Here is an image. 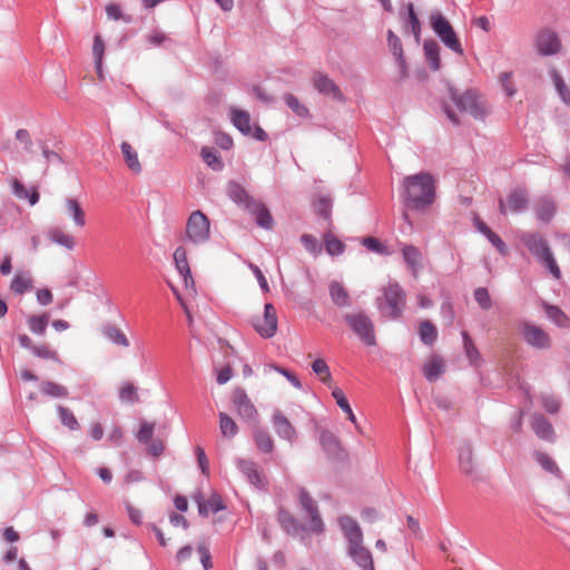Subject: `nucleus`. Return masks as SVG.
I'll return each instance as SVG.
<instances>
[{
    "label": "nucleus",
    "mask_w": 570,
    "mask_h": 570,
    "mask_svg": "<svg viewBox=\"0 0 570 570\" xmlns=\"http://www.w3.org/2000/svg\"><path fill=\"white\" fill-rule=\"evenodd\" d=\"M403 188L405 191V202L415 209L424 208L434 202V180L428 173L405 177Z\"/></svg>",
    "instance_id": "nucleus-1"
},
{
    "label": "nucleus",
    "mask_w": 570,
    "mask_h": 570,
    "mask_svg": "<svg viewBox=\"0 0 570 570\" xmlns=\"http://www.w3.org/2000/svg\"><path fill=\"white\" fill-rule=\"evenodd\" d=\"M522 243L527 246L532 255H534L549 272L559 279L561 271L548 246L547 240L539 234L524 233L521 235Z\"/></svg>",
    "instance_id": "nucleus-2"
},
{
    "label": "nucleus",
    "mask_w": 570,
    "mask_h": 570,
    "mask_svg": "<svg viewBox=\"0 0 570 570\" xmlns=\"http://www.w3.org/2000/svg\"><path fill=\"white\" fill-rule=\"evenodd\" d=\"M405 306V293L399 284H390L383 289V298L379 303L380 309L383 314L395 320L401 316Z\"/></svg>",
    "instance_id": "nucleus-3"
},
{
    "label": "nucleus",
    "mask_w": 570,
    "mask_h": 570,
    "mask_svg": "<svg viewBox=\"0 0 570 570\" xmlns=\"http://www.w3.org/2000/svg\"><path fill=\"white\" fill-rule=\"evenodd\" d=\"M430 24L441 41L452 51L463 55L461 42L451 23L440 13L434 12L430 17Z\"/></svg>",
    "instance_id": "nucleus-4"
},
{
    "label": "nucleus",
    "mask_w": 570,
    "mask_h": 570,
    "mask_svg": "<svg viewBox=\"0 0 570 570\" xmlns=\"http://www.w3.org/2000/svg\"><path fill=\"white\" fill-rule=\"evenodd\" d=\"M210 223L208 217L200 210L190 214L186 224V236L194 244H203L208 240Z\"/></svg>",
    "instance_id": "nucleus-5"
},
{
    "label": "nucleus",
    "mask_w": 570,
    "mask_h": 570,
    "mask_svg": "<svg viewBox=\"0 0 570 570\" xmlns=\"http://www.w3.org/2000/svg\"><path fill=\"white\" fill-rule=\"evenodd\" d=\"M451 98L461 111L469 112L475 119L483 118L487 114L484 101L473 90L463 94L451 91Z\"/></svg>",
    "instance_id": "nucleus-6"
},
{
    "label": "nucleus",
    "mask_w": 570,
    "mask_h": 570,
    "mask_svg": "<svg viewBox=\"0 0 570 570\" xmlns=\"http://www.w3.org/2000/svg\"><path fill=\"white\" fill-rule=\"evenodd\" d=\"M348 326L354 331V333L366 344V345H375V334L374 327L371 320L364 314H354L347 315L345 317Z\"/></svg>",
    "instance_id": "nucleus-7"
},
{
    "label": "nucleus",
    "mask_w": 570,
    "mask_h": 570,
    "mask_svg": "<svg viewBox=\"0 0 570 570\" xmlns=\"http://www.w3.org/2000/svg\"><path fill=\"white\" fill-rule=\"evenodd\" d=\"M277 323L276 309L273 304L267 303L263 315L253 321V326L262 337L269 338L276 334Z\"/></svg>",
    "instance_id": "nucleus-8"
},
{
    "label": "nucleus",
    "mask_w": 570,
    "mask_h": 570,
    "mask_svg": "<svg viewBox=\"0 0 570 570\" xmlns=\"http://www.w3.org/2000/svg\"><path fill=\"white\" fill-rule=\"evenodd\" d=\"M298 501L307 517L311 519L308 530L313 533L321 534L324 531V523L320 517L315 501L304 489H301L298 492Z\"/></svg>",
    "instance_id": "nucleus-9"
},
{
    "label": "nucleus",
    "mask_w": 570,
    "mask_h": 570,
    "mask_svg": "<svg viewBox=\"0 0 570 570\" xmlns=\"http://www.w3.org/2000/svg\"><path fill=\"white\" fill-rule=\"evenodd\" d=\"M233 405L237 414L245 420L254 421L257 416V410L247 396L244 390L236 389L233 393Z\"/></svg>",
    "instance_id": "nucleus-10"
},
{
    "label": "nucleus",
    "mask_w": 570,
    "mask_h": 570,
    "mask_svg": "<svg viewBox=\"0 0 570 570\" xmlns=\"http://www.w3.org/2000/svg\"><path fill=\"white\" fill-rule=\"evenodd\" d=\"M529 204V197L524 189L512 190L507 198V204L503 199L499 200V210L505 215L508 209L514 213L521 212L527 208Z\"/></svg>",
    "instance_id": "nucleus-11"
},
{
    "label": "nucleus",
    "mask_w": 570,
    "mask_h": 570,
    "mask_svg": "<svg viewBox=\"0 0 570 570\" xmlns=\"http://www.w3.org/2000/svg\"><path fill=\"white\" fill-rule=\"evenodd\" d=\"M347 553L363 570H375L372 553L363 541L347 544Z\"/></svg>",
    "instance_id": "nucleus-12"
},
{
    "label": "nucleus",
    "mask_w": 570,
    "mask_h": 570,
    "mask_svg": "<svg viewBox=\"0 0 570 570\" xmlns=\"http://www.w3.org/2000/svg\"><path fill=\"white\" fill-rule=\"evenodd\" d=\"M174 261L177 271L184 278L185 287L193 293H195V283L191 277L188 259H187V250L184 246H179L176 248L174 253Z\"/></svg>",
    "instance_id": "nucleus-13"
},
{
    "label": "nucleus",
    "mask_w": 570,
    "mask_h": 570,
    "mask_svg": "<svg viewBox=\"0 0 570 570\" xmlns=\"http://www.w3.org/2000/svg\"><path fill=\"white\" fill-rule=\"evenodd\" d=\"M535 47L540 55L550 56L560 50V41L554 32L543 30L537 36Z\"/></svg>",
    "instance_id": "nucleus-14"
},
{
    "label": "nucleus",
    "mask_w": 570,
    "mask_h": 570,
    "mask_svg": "<svg viewBox=\"0 0 570 570\" xmlns=\"http://www.w3.org/2000/svg\"><path fill=\"white\" fill-rule=\"evenodd\" d=\"M523 335L528 344L537 348H548L551 345L549 335L541 328L532 324L523 325Z\"/></svg>",
    "instance_id": "nucleus-15"
},
{
    "label": "nucleus",
    "mask_w": 570,
    "mask_h": 570,
    "mask_svg": "<svg viewBox=\"0 0 570 570\" xmlns=\"http://www.w3.org/2000/svg\"><path fill=\"white\" fill-rule=\"evenodd\" d=\"M313 83L320 94H323L326 96H332L334 99H336L338 101L344 100V96L341 92L337 85L332 79H330L326 75H324L322 72H316L313 76Z\"/></svg>",
    "instance_id": "nucleus-16"
},
{
    "label": "nucleus",
    "mask_w": 570,
    "mask_h": 570,
    "mask_svg": "<svg viewBox=\"0 0 570 570\" xmlns=\"http://www.w3.org/2000/svg\"><path fill=\"white\" fill-rule=\"evenodd\" d=\"M338 525L347 541V544L363 541V532L358 523L348 515H342L338 518Z\"/></svg>",
    "instance_id": "nucleus-17"
},
{
    "label": "nucleus",
    "mask_w": 570,
    "mask_h": 570,
    "mask_svg": "<svg viewBox=\"0 0 570 570\" xmlns=\"http://www.w3.org/2000/svg\"><path fill=\"white\" fill-rule=\"evenodd\" d=\"M237 468L246 476V479L254 485H263L264 476L259 465L250 460H237Z\"/></svg>",
    "instance_id": "nucleus-18"
},
{
    "label": "nucleus",
    "mask_w": 570,
    "mask_h": 570,
    "mask_svg": "<svg viewBox=\"0 0 570 570\" xmlns=\"http://www.w3.org/2000/svg\"><path fill=\"white\" fill-rule=\"evenodd\" d=\"M273 425L275 432L279 438L285 439L289 442H293L296 439V430L282 413L274 414Z\"/></svg>",
    "instance_id": "nucleus-19"
},
{
    "label": "nucleus",
    "mask_w": 570,
    "mask_h": 570,
    "mask_svg": "<svg viewBox=\"0 0 570 570\" xmlns=\"http://www.w3.org/2000/svg\"><path fill=\"white\" fill-rule=\"evenodd\" d=\"M247 210L255 216L256 223L261 227L266 229L272 228L273 217L267 207L263 203L258 200L249 203V208Z\"/></svg>",
    "instance_id": "nucleus-20"
},
{
    "label": "nucleus",
    "mask_w": 570,
    "mask_h": 570,
    "mask_svg": "<svg viewBox=\"0 0 570 570\" xmlns=\"http://www.w3.org/2000/svg\"><path fill=\"white\" fill-rule=\"evenodd\" d=\"M121 154L126 166L134 173L140 174L142 166L138 157L137 150L127 141H122L120 145Z\"/></svg>",
    "instance_id": "nucleus-21"
},
{
    "label": "nucleus",
    "mask_w": 570,
    "mask_h": 570,
    "mask_svg": "<svg viewBox=\"0 0 570 570\" xmlns=\"http://www.w3.org/2000/svg\"><path fill=\"white\" fill-rule=\"evenodd\" d=\"M460 470L468 476H473L476 472V462L470 445L461 448L459 453Z\"/></svg>",
    "instance_id": "nucleus-22"
},
{
    "label": "nucleus",
    "mask_w": 570,
    "mask_h": 570,
    "mask_svg": "<svg viewBox=\"0 0 570 570\" xmlns=\"http://www.w3.org/2000/svg\"><path fill=\"white\" fill-rule=\"evenodd\" d=\"M63 206L66 214L72 218V222L77 227H83L86 225L85 210L77 199L67 198Z\"/></svg>",
    "instance_id": "nucleus-23"
},
{
    "label": "nucleus",
    "mask_w": 570,
    "mask_h": 570,
    "mask_svg": "<svg viewBox=\"0 0 570 570\" xmlns=\"http://www.w3.org/2000/svg\"><path fill=\"white\" fill-rule=\"evenodd\" d=\"M230 119L234 126L244 135L252 134L250 116L247 111L232 108Z\"/></svg>",
    "instance_id": "nucleus-24"
},
{
    "label": "nucleus",
    "mask_w": 570,
    "mask_h": 570,
    "mask_svg": "<svg viewBox=\"0 0 570 570\" xmlns=\"http://www.w3.org/2000/svg\"><path fill=\"white\" fill-rule=\"evenodd\" d=\"M444 372V363L443 360L439 356H432L429 358L424 366L423 373L428 381L433 382L436 381Z\"/></svg>",
    "instance_id": "nucleus-25"
},
{
    "label": "nucleus",
    "mask_w": 570,
    "mask_h": 570,
    "mask_svg": "<svg viewBox=\"0 0 570 570\" xmlns=\"http://www.w3.org/2000/svg\"><path fill=\"white\" fill-rule=\"evenodd\" d=\"M535 214L538 219L548 223L556 214V205L551 198L542 197L535 203Z\"/></svg>",
    "instance_id": "nucleus-26"
},
{
    "label": "nucleus",
    "mask_w": 570,
    "mask_h": 570,
    "mask_svg": "<svg viewBox=\"0 0 570 570\" xmlns=\"http://www.w3.org/2000/svg\"><path fill=\"white\" fill-rule=\"evenodd\" d=\"M402 254L412 273L416 276L422 259L421 252L413 245H404Z\"/></svg>",
    "instance_id": "nucleus-27"
},
{
    "label": "nucleus",
    "mask_w": 570,
    "mask_h": 570,
    "mask_svg": "<svg viewBox=\"0 0 570 570\" xmlns=\"http://www.w3.org/2000/svg\"><path fill=\"white\" fill-rule=\"evenodd\" d=\"M219 431L223 438L233 439L238 433V425L235 420L225 412L218 413Z\"/></svg>",
    "instance_id": "nucleus-28"
},
{
    "label": "nucleus",
    "mask_w": 570,
    "mask_h": 570,
    "mask_svg": "<svg viewBox=\"0 0 570 570\" xmlns=\"http://www.w3.org/2000/svg\"><path fill=\"white\" fill-rule=\"evenodd\" d=\"M32 288V278L28 273H18L10 284V289L16 294H24Z\"/></svg>",
    "instance_id": "nucleus-29"
},
{
    "label": "nucleus",
    "mask_w": 570,
    "mask_h": 570,
    "mask_svg": "<svg viewBox=\"0 0 570 570\" xmlns=\"http://www.w3.org/2000/svg\"><path fill=\"white\" fill-rule=\"evenodd\" d=\"M228 195L235 203L244 205L246 209L249 208V203L256 200L238 184H230L228 186Z\"/></svg>",
    "instance_id": "nucleus-30"
},
{
    "label": "nucleus",
    "mask_w": 570,
    "mask_h": 570,
    "mask_svg": "<svg viewBox=\"0 0 570 570\" xmlns=\"http://www.w3.org/2000/svg\"><path fill=\"white\" fill-rule=\"evenodd\" d=\"M531 426L541 439H549L553 433L551 424L542 415L532 416Z\"/></svg>",
    "instance_id": "nucleus-31"
},
{
    "label": "nucleus",
    "mask_w": 570,
    "mask_h": 570,
    "mask_svg": "<svg viewBox=\"0 0 570 570\" xmlns=\"http://www.w3.org/2000/svg\"><path fill=\"white\" fill-rule=\"evenodd\" d=\"M40 391L50 397L62 399L67 397L68 389L61 384L51 381H45L40 385Z\"/></svg>",
    "instance_id": "nucleus-32"
},
{
    "label": "nucleus",
    "mask_w": 570,
    "mask_h": 570,
    "mask_svg": "<svg viewBox=\"0 0 570 570\" xmlns=\"http://www.w3.org/2000/svg\"><path fill=\"white\" fill-rule=\"evenodd\" d=\"M48 237L51 242L66 247L67 249H72L75 246V238L68 233L61 230L60 228H52L48 233Z\"/></svg>",
    "instance_id": "nucleus-33"
},
{
    "label": "nucleus",
    "mask_w": 570,
    "mask_h": 570,
    "mask_svg": "<svg viewBox=\"0 0 570 570\" xmlns=\"http://www.w3.org/2000/svg\"><path fill=\"white\" fill-rule=\"evenodd\" d=\"M423 49L430 67L433 70H438L440 68V48L438 43L433 40L425 41Z\"/></svg>",
    "instance_id": "nucleus-34"
},
{
    "label": "nucleus",
    "mask_w": 570,
    "mask_h": 570,
    "mask_svg": "<svg viewBox=\"0 0 570 570\" xmlns=\"http://www.w3.org/2000/svg\"><path fill=\"white\" fill-rule=\"evenodd\" d=\"M544 311L548 317L558 326L570 327V318L558 306L544 304Z\"/></svg>",
    "instance_id": "nucleus-35"
},
{
    "label": "nucleus",
    "mask_w": 570,
    "mask_h": 570,
    "mask_svg": "<svg viewBox=\"0 0 570 570\" xmlns=\"http://www.w3.org/2000/svg\"><path fill=\"white\" fill-rule=\"evenodd\" d=\"M254 442L258 451L263 453H271L274 449V441L271 435L264 430H256L254 432Z\"/></svg>",
    "instance_id": "nucleus-36"
},
{
    "label": "nucleus",
    "mask_w": 570,
    "mask_h": 570,
    "mask_svg": "<svg viewBox=\"0 0 570 570\" xmlns=\"http://www.w3.org/2000/svg\"><path fill=\"white\" fill-rule=\"evenodd\" d=\"M12 188L14 195L20 199H29L30 205H36L39 200V193L36 188H33L31 191L27 189V187L20 183L19 180L14 179L12 183Z\"/></svg>",
    "instance_id": "nucleus-37"
},
{
    "label": "nucleus",
    "mask_w": 570,
    "mask_h": 570,
    "mask_svg": "<svg viewBox=\"0 0 570 570\" xmlns=\"http://www.w3.org/2000/svg\"><path fill=\"white\" fill-rule=\"evenodd\" d=\"M223 509L222 498L217 494H213L208 500L198 503L199 513L203 515L216 513Z\"/></svg>",
    "instance_id": "nucleus-38"
},
{
    "label": "nucleus",
    "mask_w": 570,
    "mask_h": 570,
    "mask_svg": "<svg viewBox=\"0 0 570 570\" xmlns=\"http://www.w3.org/2000/svg\"><path fill=\"white\" fill-rule=\"evenodd\" d=\"M49 322V314L32 315L28 317V326L30 331L37 335H43Z\"/></svg>",
    "instance_id": "nucleus-39"
},
{
    "label": "nucleus",
    "mask_w": 570,
    "mask_h": 570,
    "mask_svg": "<svg viewBox=\"0 0 570 570\" xmlns=\"http://www.w3.org/2000/svg\"><path fill=\"white\" fill-rule=\"evenodd\" d=\"M57 412L59 414L61 423L66 428H68L71 431L79 430L80 424H79L77 417L75 416L73 412L70 409H68L66 406H62V405H59L57 407Z\"/></svg>",
    "instance_id": "nucleus-40"
},
{
    "label": "nucleus",
    "mask_w": 570,
    "mask_h": 570,
    "mask_svg": "<svg viewBox=\"0 0 570 570\" xmlns=\"http://www.w3.org/2000/svg\"><path fill=\"white\" fill-rule=\"evenodd\" d=\"M332 396L335 399L337 405L341 407L343 412L347 414L348 420L356 424V417L352 411V407L348 404V401L344 394V392L340 387H334L332 390Z\"/></svg>",
    "instance_id": "nucleus-41"
},
{
    "label": "nucleus",
    "mask_w": 570,
    "mask_h": 570,
    "mask_svg": "<svg viewBox=\"0 0 570 570\" xmlns=\"http://www.w3.org/2000/svg\"><path fill=\"white\" fill-rule=\"evenodd\" d=\"M278 521H279L282 528L288 534L297 533L298 523H297L296 519L288 511L281 509L278 512Z\"/></svg>",
    "instance_id": "nucleus-42"
},
{
    "label": "nucleus",
    "mask_w": 570,
    "mask_h": 570,
    "mask_svg": "<svg viewBox=\"0 0 570 570\" xmlns=\"http://www.w3.org/2000/svg\"><path fill=\"white\" fill-rule=\"evenodd\" d=\"M420 337L423 343L432 345L438 337L435 326L429 321H423L420 325Z\"/></svg>",
    "instance_id": "nucleus-43"
},
{
    "label": "nucleus",
    "mask_w": 570,
    "mask_h": 570,
    "mask_svg": "<svg viewBox=\"0 0 570 570\" xmlns=\"http://www.w3.org/2000/svg\"><path fill=\"white\" fill-rule=\"evenodd\" d=\"M330 294L335 304L338 306L348 305V295L345 288L340 283H332L330 286Z\"/></svg>",
    "instance_id": "nucleus-44"
},
{
    "label": "nucleus",
    "mask_w": 570,
    "mask_h": 570,
    "mask_svg": "<svg viewBox=\"0 0 570 570\" xmlns=\"http://www.w3.org/2000/svg\"><path fill=\"white\" fill-rule=\"evenodd\" d=\"M32 353L37 357H40V358H43V360H51V361L57 362V363L60 362V357H59L57 351L51 348L46 343L35 345V347H32Z\"/></svg>",
    "instance_id": "nucleus-45"
},
{
    "label": "nucleus",
    "mask_w": 570,
    "mask_h": 570,
    "mask_svg": "<svg viewBox=\"0 0 570 570\" xmlns=\"http://www.w3.org/2000/svg\"><path fill=\"white\" fill-rule=\"evenodd\" d=\"M105 53V43L102 38L97 35L94 39L92 55L95 58L96 70L99 77L101 76L102 58Z\"/></svg>",
    "instance_id": "nucleus-46"
},
{
    "label": "nucleus",
    "mask_w": 570,
    "mask_h": 570,
    "mask_svg": "<svg viewBox=\"0 0 570 570\" xmlns=\"http://www.w3.org/2000/svg\"><path fill=\"white\" fill-rule=\"evenodd\" d=\"M313 372L320 377V380L325 383L330 384L332 381V374L330 371L328 365L323 358H317L312 364Z\"/></svg>",
    "instance_id": "nucleus-47"
},
{
    "label": "nucleus",
    "mask_w": 570,
    "mask_h": 570,
    "mask_svg": "<svg viewBox=\"0 0 570 570\" xmlns=\"http://www.w3.org/2000/svg\"><path fill=\"white\" fill-rule=\"evenodd\" d=\"M200 154H202L203 160L213 169L219 170L223 168V163H222L219 156L212 148L203 147Z\"/></svg>",
    "instance_id": "nucleus-48"
},
{
    "label": "nucleus",
    "mask_w": 570,
    "mask_h": 570,
    "mask_svg": "<svg viewBox=\"0 0 570 570\" xmlns=\"http://www.w3.org/2000/svg\"><path fill=\"white\" fill-rule=\"evenodd\" d=\"M464 350L470 363L475 365L480 360V353L466 332L462 333Z\"/></svg>",
    "instance_id": "nucleus-49"
},
{
    "label": "nucleus",
    "mask_w": 570,
    "mask_h": 570,
    "mask_svg": "<svg viewBox=\"0 0 570 570\" xmlns=\"http://www.w3.org/2000/svg\"><path fill=\"white\" fill-rule=\"evenodd\" d=\"M321 444L331 454H335L340 449L338 440L331 432H323L321 434Z\"/></svg>",
    "instance_id": "nucleus-50"
},
{
    "label": "nucleus",
    "mask_w": 570,
    "mask_h": 570,
    "mask_svg": "<svg viewBox=\"0 0 570 570\" xmlns=\"http://www.w3.org/2000/svg\"><path fill=\"white\" fill-rule=\"evenodd\" d=\"M284 100L286 105L299 117H306L308 115V109L299 102V100L292 94H286L284 96Z\"/></svg>",
    "instance_id": "nucleus-51"
},
{
    "label": "nucleus",
    "mask_w": 570,
    "mask_h": 570,
    "mask_svg": "<svg viewBox=\"0 0 570 570\" xmlns=\"http://www.w3.org/2000/svg\"><path fill=\"white\" fill-rule=\"evenodd\" d=\"M325 248L330 255H340L344 250V244L331 234L324 237Z\"/></svg>",
    "instance_id": "nucleus-52"
},
{
    "label": "nucleus",
    "mask_w": 570,
    "mask_h": 570,
    "mask_svg": "<svg viewBox=\"0 0 570 570\" xmlns=\"http://www.w3.org/2000/svg\"><path fill=\"white\" fill-rule=\"evenodd\" d=\"M106 336L115 344L127 347L129 345V341L119 328L111 326L106 330Z\"/></svg>",
    "instance_id": "nucleus-53"
},
{
    "label": "nucleus",
    "mask_w": 570,
    "mask_h": 570,
    "mask_svg": "<svg viewBox=\"0 0 570 570\" xmlns=\"http://www.w3.org/2000/svg\"><path fill=\"white\" fill-rule=\"evenodd\" d=\"M331 199L325 196H320L314 200L315 212L324 218H328L331 215Z\"/></svg>",
    "instance_id": "nucleus-54"
},
{
    "label": "nucleus",
    "mask_w": 570,
    "mask_h": 570,
    "mask_svg": "<svg viewBox=\"0 0 570 570\" xmlns=\"http://www.w3.org/2000/svg\"><path fill=\"white\" fill-rule=\"evenodd\" d=\"M155 431V424L149 422H142L137 433V439L140 443L147 444L151 441Z\"/></svg>",
    "instance_id": "nucleus-55"
},
{
    "label": "nucleus",
    "mask_w": 570,
    "mask_h": 570,
    "mask_svg": "<svg viewBox=\"0 0 570 570\" xmlns=\"http://www.w3.org/2000/svg\"><path fill=\"white\" fill-rule=\"evenodd\" d=\"M387 42L391 51L395 56L396 60L402 65L404 62V59L402 57V48L400 40L395 37L394 32L392 30H389L387 32Z\"/></svg>",
    "instance_id": "nucleus-56"
},
{
    "label": "nucleus",
    "mask_w": 570,
    "mask_h": 570,
    "mask_svg": "<svg viewBox=\"0 0 570 570\" xmlns=\"http://www.w3.org/2000/svg\"><path fill=\"white\" fill-rule=\"evenodd\" d=\"M552 79H553L554 86H556L561 99L566 104H570V91L567 89L561 76L557 71H553Z\"/></svg>",
    "instance_id": "nucleus-57"
},
{
    "label": "nucleus",
    "mask_w": 570,
    "mask_h": 570,
    "mask_svg": "<svg viewBox=\"0 0 570 570\" xmlns=\"http://www.w3.org/2000/svg\"><path fill=\"white\" fill-rule=\"evenodd\" d=\"M106 12L108 18L114 20H124L125 22H129L131 20L130 16L122 13V10L118 3L111 2L106 7Z\"/></svg>",
    "instance_id": "nucleus-58"
},
{
    "label": "nucleus",
    "mask_w": 570,
    "mask_h": 570,
    "mask_svg": "<svg viewBox=\"0 0 570 570\" xmlns=\"http://www.w3.org/2000/svg\"><path fill=\"white\" fill-rule=\"evenodd\" d=\"M119 397L126 403L136 402L138 400L137 389L132 384H126L120 389Z\"/></svg>",
    "instance_id": "nucleus-59"
},
{
    "label": "nucleus",
    "mask_w": 570,
    "mask_h": 570,
    "mask_svg": "<svg viewBox=\"0 0 570 570\" xmlns=\"http://www.w3.org/2000/svg\"><path fill=\"white\" fill-rule=\"evenodd\" d=\"M474 298L483 309H489L492 306L489 292L484 287H479L474 291Z\"/></svg>",
    "instance_id": "nucleus-60"
},
{
    "label": "nucleus",
    "mask_w": 570,
    "mask_h": 570,
    "mask_svg": "<svg viewBox=\"0 0 570 570\" xmlns=\"http://www.w3.org/2000/svg\"><path fill=\"white\" fill-rule=\"evenodd\" d=\"M499 80L508 96L511 97L517 92V88L513 85L511 72H502L499 77Z\"/></svg>",
    "instance_id": "nucleus-61"
},
{
    "label": "nucleus",
    "mask_w": 570,
    "mask_h": 570,
    "mask_svg": "<svg viewBox=\"0 0 570 570\" xmlns=\"http://www.w3.org/2000/svg\"><path fill=\"white\" fill-rule=\"evenodd\" d=\"M302 244L304 247L312 254H318L320 253V245L317 239L309 235V234H303L301 237Z\"/></svg>",
    "instance_id": "nucleus-62"
},
{
    "label": "nucleus",
    "mask_w": 570,
    "mask_h": 570,
    "mask_svg": "<svg viewBox=\"0 0 570 570\" xmlns=\"http://www.w3.org/2000/svg\"><path fill=\"white\" fill-rule=\"evenodd\" d=\"M363 245L372 252L387 254V252L385 250V246L377 238L365 237L363 239Z\"/></svg>",
    "instance_id": "nucleus-63"
},
{
    "label": "nucleus",
    "mask_w": 570,
    "mask_h": 570,
    "mask_svg": "<svg viewBox=\"0 0 570 570\" xmlns=\"http://www.w3.org/2000/svg\"><path fill=\"white\" fill-rule=\"evenodd\" d=\"M197 551L204 569L209 570L213 567L209 549L205 544H199Z\"/></svg>",
    "instance_id": "nucleus-64"
}]
</instances>
